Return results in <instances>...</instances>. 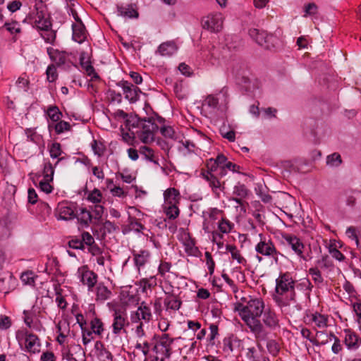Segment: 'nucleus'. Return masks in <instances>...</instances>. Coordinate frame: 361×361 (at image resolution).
Returning <instances> with one entry per match:
<instances>
[{"instance_id": "57", "label": "nucleus", "mask_w": 361, "mask_h": 361, "mask_svg": "<svg viewBox=\"0 0 361 361\" xmlns=\"http://www.w3.org/2000/svg\"><path fill=\"white\" fill-rule=\"evenodd\" d=\"M42 31L44 33H42L41 35L44 39L48 43H53L56 39V32L51 30V27Z\"/></svg>"}, {"instance_id": "32", "label": "nucleus", "mask_w": 361, "mask_h": 361, "mask_svg": "<svg viewBox=\"0 0 361 361\" xmlns=\"http://www.w3.org/2000/svg\"><path fill=\"white\" fill-rule=\"evenodd\" d=\"M46 114L53 123L58 122L62 116V113L56 105L49 106L46 111Z\"/></svg>"}, {"instance_id": "27", "label": "nucleus", "mask_w": 361, "mask_h": 361, "mask_svg": "<svg viewBox=\"0 0 361 361\" xmlns=\"http://www.w3.org/2000/svg\"><path fill=\"white\" fill-rule=\"evenodd\" d=\"M177 50V47L173 42H167L161 44L158 51L162 56H171Z\"/></svg>"}, {"instance_id": "23", "label": "nucleus", "mask_w": 361, "mask_h": 361, "mask_svg": "<svg viewBox=\"0 0 361 361\" xmlns=\"http://www.w3.org/2000/svg\"><path fill=\"white\" fill-rule=\"evenodd\" d=\"M249 193V190L244 184L238 183L233 189V195L238 197H233V200L238 204H242V199L245 198Z\"/></svg>"}, {"instance_id": "31", "label": "nucleus", "mask_w": 361, "mask_h": 361, "mask_svg": "<svg viewBox=\"0 0 361 361\" xmlns=\"http://www.w3.org/2000/svg\"><path fill=\"white\" fill-rule=\"evenodd\" d=\"M54 128L56 134L59 135L65 131H68L71 128L70 123L65 121L59 120L56 124H49V129Z\"/></svg>"}, {"instance_id": "5", "label": "nucleus", "mask_w": 361, "mask_h": 361, "mask_svg": "<svg viewBox=\"0 0 361 361\" xmlns=\"http://www.w3.org/2000/svg\"><path fill=\"white\" fill-rule=\"evenodd\" d=\"M249 36L259 45L267 49L274 47L276 37L273 35L268 34L266 31L256 28H250L248 32Z\"/></svg>"}, {"instance_id": "46", "label": "nucleus", "mask_w": 361, "mask_h": 361, "mask_svg": "<svg viewBox=\"0 0 361 361\" xmlns=\"http://www.w3.org/2000/svg\"><path fill=\"white\" fill-rule=\"evenodd\" d=\"M116 228L117 227L115 226L114 223L106 220L101 227L100 231L102 232V237H104L106 235V233H111L113 231H115Z\"/></svg>"}, {"instance_id": "56", "label": "nucleus", "mask_w": 361, "mask_h": 361, "mask_svg": "<svg viewBox=\"0 0 361 361\" xmlns=\"http://www.w3.org/2000/svg\"><path fill=\"white\" fill-rule=\"evenodd\" d=\"M267 348L270 354L276 356L279 352V344L275 340H269L267 341Z\"/></svg>"}, {"instance_id": "11", "label": "nucleus", "mask_w": 361, "mask_h": 361, "mask_svg": "<svg viewBox=\"0 0 361 361\" xmlns=\"http://www.w3.org/2000/svg\"><path fill=\"white\" fill-rule=\"evenodd\" d=\"M241 344V341L237 336L231 334L223 339L220 348L226 355H230L235 350H239Z\"/></svg>"}, {"instance_id": "43", "label": "nucleus", "mask_w": 361, "mask_h": 361, "mask_svg": "<svg viewBox=\"0 0 361 361\" xmlns=\"http://www.w3.org/2000/svg\"><path fill=\"white\" fill-rule=\"evenodd\" d=\"M102 194L101 191L94 188L92 192H90L87 197V200L94 204H98L102 202Z\"/></svg>"}, {"instance_id": "61", "label": "nucleus", "mask_w": 361, "mask_h": 361, "mask_svg": "<svg viewBox=\"0 0 361 361\" xmlns=\"http://www.w3.org/2000/svg\"><path fill=\"white\" fill-rule=\"evenodd\" d=\"M50 182L49 180H42L39 183L41 190L47 194L51 193L53 190V187L50 185Z\"/></svg>"}, {"instance_id": "28", "label": "nucleus", "mask_w": 361, "mask_h": 361, "mask_svg": "<svg viewBox=\"0 0 361 361\" xmlns=\"http://www.w3.org/2000/svg\"><path fill=\"white\" fill-rule=\"evenodd\" d=\"M143 118H140L137 114H128V117L125 121L126 127L130 131L131 128H140Z\"/></svg>"}, {"instance_id": "63", "label": "nucleus", "mask_w": 361, "mask_h": 361, "mask_svg": "<svg viewBox=\"0 0 361 361\" xmlns=\"http://www.w3.org/2000/svg\"><path fill=\"white\" fill-rule=\"evenodd\" d=\"M329 251L331 256L336 259L340 262H342L345 259V256L338 249L334 247L333 245H330Z\"/></svg>"}, {"instance_id": "35", "label": "nucleus", "mask_w": 361, "mask_h": 361, "mask_svg": "<svg viewBox=\"0 0 361 361\" xmlns=\"http://www.w3.org/2000/svg\"><path fill=\"white\" fill-rule=\"evenodd\" d=\"M90 326L92 331L98 336H100L104 331V324L102 320L97 317H94L91 320Z\"/></svg>"}, {"instance_id": "9", "label": "nucleus", "mask_w": 361, "mask_h": 361, "mask_svg": "<svg viewBox=\"0 0 361 361\" xmlns=\"http://www.w3.org/2000/svg\"><path fill=\"white\" fill-rule=\"evenodd\" d=\"M294 286L295 281L288 273L281 274L279 277L276 279L275 291L276 294L283 295Z\"/></svg>"}, {"instance_id": "44", "label": "nucleus", "mask_w": 361, "mask_h": 361, "mask_svg": "<svg viewBox=\"0 0 361 361\" xmlns=\"http://www.w3.org/2000/svg\"><path fill=\"white\" fill-rule=\"evenodd\" d=\"M91 146L95 154L98 155L99 157L104 155L106 147L102 142H98L96 140H93Z\"/></svg>"}, {"instance_id": "50", "label": "nucleus", "mask_w": 361, "mask_h": 361, "mask_svg": "<svg viewBox=\"0 0 361 361\" xmlns=\"http://www.w3.org/2000/svg\"><path fill=\"white\" fill-rule=\"evenodd\" d=\"M63 151L61 150V145L59 142H54L49 148L50 156L53 159L59 158Z\"/></svg>"}, {"instance_id": "8", "label": "nucleus", "mask_w": 361, "mask_h": 361, "mask_svg": "<svg viewBox=\"0 0 361 361\" xmlns=\"http://www.w3.org/2000/svg\"><path fill=\"white\" fill-rule=\"evenodd\" d=\"M117 85L123 89L125 98L130 103H135L139 99V95L142 92L137 86L126 80L118 82Z\"/></svg>"}, {"instance_id": "59", "label": "nucleus", "mask_w": 361, "mask_h": 361, "mask_svg": "<svg viewBox=\"0 0 361 361\" xmlns=\"http://www.w3.org/2000/svg\"><path fill=\"white\" fill-rule=\"evenodd\" d=\"M209 329H210V335H209V344L214 345L215 344L214 339L216 337V336L219 334L218 326L216 324H212L209 326Z\"/></svg>"}, {"instance_id": "60", "label": "nucleus", "mask_w": 361, "mask_h": 361, "mask_svg": "<svg viewBox=\"0 0 361 361\" xmlns=\"http://www.w3.org/2000/svg\"><path fill=\"white\" fill-rule=\"evenodd\" d=\"M29 83V80L23 76L19 77L16 81V85L18 87L22 89L25 92L27 91Z\"/></svg>"}, {"instance_id": "49", "label": "nucleus", "mask_w": 361, "mask_h": 361, "mask_svg": "<svg viewBox=\"0 0 361 361\" xmlns=\"http://www.w3.org/2000/svg\"><path fill=\"white\" fill-rule=\"evenodd\" d=\"M309 274L312 276V279L317 284H320L324 279L322 276L321 271L317 267H312L309 269Z\"/></svg>"}, {"instance_id": "38", "label": "nucleus", "mask_w": 361, "mask_h": 361, "mask_svg": "<svg viewBox=\"0 0 361 361\" xmlns=\"http://www.w3.org/2000/svg\"><path fill=\"white\" fill-rule=\"evenodd\" d=\"M75 317H76L77 323L80 325V326L82 329V343L84 345H87L88 343L90 342V339L87 338V337L85 336V326L87 324L86 320L84 319V316L82 314H78Z\"/></svg>"}, {"instance_id": "51", "label": "nucleus", "mask_w": 361, "mask_h": 361, "mask_svg": "<svg viewBox=\"0 0 361 361\" xmlns=\"http://www.w3.org/2000/svg\"><path fill=\"white\" fill-rule=\"evenodd\" d=\"M233 224L227 219H222L219 223V229L222 233H228L232 229Z\"/></svg>"}, {"instance_id": "18", "label": "nucleus", "mask_w": 361, "mask_h": 361, "mask_svg": "<svg viewBox=\"0 0 361 361\" xmlns=\"http://www.w3.org/2000/svg\"><path fill=\"white\" fill-rule=\"evenodd\" d=\"M72 30H73V39L79 43H82L86 39V28L83 23L76 24L73 23L72 25Z\"/></svg>"}, {"instance_id": "47", "label": "nucleus", "mask_w": 361, "mask_h": 361, "mask_svg": "<svg viewBox=\"0 0 361 361\" xmlns=\"http://www.w3.org/2000/svg\"><path fill=\"white\" fill-rule=\"evenodd\" d=\"M312 321L318 327L323 328L327 326L328 319L323 314H315L312 316Z\"/></svg>"}, {"instance_id": "33", "label": "nucleus", "mask_w": 361, "mask_h": 361, "mask_svg": "<svg viewBox=\"0 0 361 361\" xmlns=\"http://www.w3.org/2000/svg\"><path fill=\"white\" fill-rule=\"evenodd\" d=\"M111 292L104 284L99 283L97 287V300L102 302L110 298Z\"/></svg>"}, {"instance_id": "1", "label": "nucleus", "mask_w": 361, "mask_h": 361, "mask_svg": "<svg viewBox=\"0 0 361 361\" xmlns=\"http://www.w3.org/2000/svg\"><path fill=\"white\" fill-rule=\"evenodd\" d=\"M235 312H238L242 320L255 334L258 341H266L268 332L259 319L264 310V302L262 298H252L249 296L247 304L237 302L234 304Z\"/></svg>"}, {"instance_id": "24", "label": "nucleus", "mask_w": 361, "mask_h": 361, "mask_svg": "<svg viewBox=\"0 0 361 361\" xmlns=\"http://www.w3.org/2000/svg\"><path fill=\"white\" fill-rule=\"evenodd\" d=\"M97 274L92 271H86L82 275V282L87 285L89 290H92L97 281Z\"/></svg>"}, {"instance_id": "34", "label": "nucleus", "mask_w": 361, "mask_h": 361, "mask_svg": "<svg viewBox=\"0 0 361 361\" xmlns=\"http://www.w3.org/2000/svg\"><path fill=\"white\" fill-rule=\"evenodd\" d=\"M140 153L143 155L146 160L158 164V161L154 159V151L152 148L147 146H141L139 149Z\"/></svg>"}, {"instance_id": "6", "label": "nucleus", "mask_w": 361, "mask_h": 361, "mask_svg": "<svg viewBox=\"0 0 361 361\" xmlns=\"http://www.w3.org/2000/svg\"><path fill=\"white\" fill-rule=\"evenodd\" d=\"M36 17L35 23L38 29L41 30H47L52 26V23L49 16L46 18V5L42 4V1L35 4Z\"/></svg>"}, {"instance_id": "3", "label": "nucleus", "mask_w": 361, "mask_h": 361, "mask_svg": "<svg viewBox=\"0 0 361 361\" xmlns=\"http://www.w3.org/2000/svg\"><path fill=\"white\" fill-rule=\"evenodd\" d=\"M16 339L19 344L24 343V350L30 354L39 353L41 343L39 337L33 333L29 332L27 329L18 330L16 332Z\"/></svg>"}, {"instance_id": "10", "label": "nucleus", "mask_w": 361, "mask_h": 361, "mask_svg": "<svg viewBox=\"0 0 361 361\" xmlns=\"http://www.w3.org/2000/svg\"><path fill=\"white\" fill-rule=\"evenodd\" d=\"M113 317V333L114 334H119L124 329L125 326L128 324L126 313L121 309H114Z\"/></svg>"}, {"instance_id": "22", "label": "nucleus", "mask_w": 361, "mask_h": 361, "mask_svg": "<svg viewBox=\"0 0 361 361\" xmlns=\"http://www.w3.org/2000/svg\"><path fill=\"white\" fill-rule=\"evenodd\" d=\"M75 204H71L67 206H61L59 207V219L63 220H70L76 217L75 212Z\"/></svg>"}, {"instance_id": "54", "label": "nucleus", "mask_w": 361, "mask_h": 361, "mask_svg": "<svg viewBox=\"0 0 361 361\" xmlns=\"http://www.w3.org/2000/svg\"><path fill=\"white\" fill-rule=\"evenodd\" d=\"M330 336L332 337V339L334 341V344L331 347V350L334 353L338 354L343 349V346L341 345V340L337 336H336L334 335V334L332 332L330 333Z\"/></svg>"}, {"instance_id": "58", "label": "nucleus", "mask_w": 361, "mask_h": 361, "mask_svg": "<svg viewBox=\"0 0 361 361\" xmlns=\"http://www.w3.org/2000/svg\"><path fill=\"white\" fill-rule=\"evenodd\" d=\"M68 244L71 248L75 249V250H85V245L82 243L81 239H79V238L72 239L68 241Z\"/></svg>"}, {"instance_id": "19", "label": "nucleus", "mask_w": 361, "mask_h": 361, "mask_svg": "<svg viewBox=\"0 0 361 361\" xmlns=\"http://www.w3.org/2000/svg\"><path fill=\"white\" fill-rule=\"evenodd\" d=\"M164 305L167 310H178L180 308L182 302L180 298L173 293L165 292Z\"/></svg>"}, {"instance_id": "62", "label": "nucleus", "mask_w": 361, "mask_h": 361, "mask_svg": "<svg viewBox=\"0 0 361 361\" xmlns=\"http://www.w3.org/2000/svg\"><path fill=\"white\" fill-rule=\"evenodd\" d=\"M17 24L18 23L16 21H13L11 23H5L4 27H5L11 34L19 33L21 30L19 27H16Z\"/></svg>"}, {"instance_id": "21", "label": "nucleus", "mask_w": 361, "mask_h": 361, "mask_svg": "<svg viewBox=\"0 0 361 361\" xmlns=\"http://www.w3.org/2000/svg\"><path fill=\"white\" fill-rule=\"evenodd\" d=\"M164 195L166 205H177L178 204L180 192L177 189L170 188L164 192Z\"/></svg>"}, {"instance_id": "41", "label": "nucleus", "mask_w": 361, "mask_h": 361, "mask_svg": "<svg viewBox=\"0 0 361 361\" xmlns=\"http://www.w3.org/2000/svg\"><path fill=\"white\" fill-rule=\"evenodd\" d=\"M357 201L361 202V191H353L347 195L346 203L348 206H355Z\"/></svg>"}, {"instance_id": "39", "label": "nucleus", "mask_w": 361, "mask_h": 361, "mask_svg": "<svg viewBox=\"0 0 361 361\" xmlns=\"http://www.w3.org/2000/svg\"><path fill=\"white\" fill-rule=\"evenodd\" d=\"M342 163V159L341 155L334 152L330 155H329L326 158V164L329 166L337 167L341 165Z\"/></svg>"}, {"instance_id": "20", "label": "nucleus", "mask_w": 361, "mask_h": 361, "mask_svg": "<svg viewBox=\"0 0 361 361\" xmlns=\"http://www.w3.org/2000/svg\"><path fill=\"white\" fill-rule=\"evenodd\" d=\"M137 320L143 319L145 322H149L152 319V314L149 305L145 302H142L135 314Z\"/></svg>"}, {"instance_id": "29", "label": "nucleus", "mask_w": 361, "mask_h": 361, "mask_svg": "<svg viewBox=\"0 0 361 361\" xmlns=\"http://www.w3.org/2000/svg\"><path fill=\"white\" fill-rule=\"evenodd\" d=\"M159 341L157 342V343L153 348V350L156 353H158L159 352V348H165L167 346H171V345L173 342V339L170 338L169 335L167 334H164L161 337H159Z\"/></svg>"}, {"instance_id": "45", "label": "nucleus", "mask_w": 361, "mask_h": 361, "mask_svg": "<svg viewBox=\"0 0 361 361\" xmlns=\"http://www.w3.org/2000/svg\"><path fill=\"white\" fill-rule=\"evenodd\" d=\"M47 78L49 82H53L58 78V73L54 64L49 65L46 71Z\"/></svg>"}, {"instance_id": "30", "label": "nucleus", "mask_w": 361, "mask_h": 361, "mask_svg": "<svg viewBox=\"0 0 361 361\" xmlns=\"http://www.w3.org/2000/svg\"><path fill=\"white\" fill-rule=\"evenodd\" d=\"M76 217L80 223L85 226H88L90 223L92 221V215L91 212L86 208H81L80 212Z\"/></svg>"}, {"instance_id": "7", "label": "nucleus", "mask_w": 361, "mask_h": 361, "mask_svg": "<svg viewBox=\"0 0 361 361\" xmlns=\"http://www.w3.org/2000/svg\"><path fill=\"white\" fill-rule=\"evenodd\" d=\"M47 54L54 63L57 66H61L65 64L74 65V62L70 59L71 53L65 51H59L51 47L47 48Z\"/></svg>"}, {"instance_id": "53", "label": "nucleus", "mask_w": 361, "mask_h": 361, "mask_svg": "<svg viewBox=\"0 0 361 361\" xmlns=\"http://www.w3.org/2000/svg\"><path fill=\"white\" fill-rule=\"evenodd\" d=\"M318 11V6L314 3H309L304 6V17L314 16Z\"/></svg>"}, {"instance_id": "42", "label": "nucleus", "mask_w": 361, "mask_h": 361, "mask_svg": "<svg viewBox=\"0 0 361 361\" xmlns=\"http://www.w3.org/2000/svg\"><path fill=\"white\" fill-rule=\"evenodd\" d=\"M166 215L170 219H176L180 214V210L177 205H168L165 207Z\"/></svg>"}, {"instance_id": "14", "label": "nucleus", "mask_w": 361, "mask_h": 361, "mask_svg": "<svg viewBox=\"0 0 361 361\" xmlns=\"http://www.w3.org/2000/svg\"><path fill=\"white\" fill-rule=\"evenodd\" d=\"M274 247L275 245L271 240H267L266 238L262 240L261 238V240L255 246V251L258 254L271 257Z\"/></svg>"}, {"instance_id": "48", "label": "nucleus", "mask_w": 361, "mask_h": 361, "mask_svg": "<svg viewBox=\"0 0 361 361\" xmlns=\"http://www.w3.org/2000/svg\"><path fill=\"white\" fill-rule=\"evenodd\" d=\"M316 336L318 340V345H324L326 344L329 341L332 340V337L330 334L328 335L325 331H318L316 333Z\"/></svg>"}, {"instance_id": "55", "label": "nucleus", "mask_w": 361, "mask_h": 361, "mask_svg": "<svg viewBox=\"0 0 361 361\" xmlns=\"http://www.w3.org/2000/svg\"><path fill=\"white\" fill-rule=\"evenodd\" d=\"M220 134L224 138L227 139L229 142L235 141V133L233 130L226 131V126H222L220 128Z\"/></svg>"}, {"instance_id": "25", "label": "nucleus", "mask_w": 361, "mask_h": 361, "mask_svg": "<svg viewBox=\"0 0 361 361\" xmlns=\"http://www.w3.org/2000/svg\"><path fill=\"white\" fill-rule=\"evenodd\" d=\"M54 173V166L49 161V162L44 164L42 174H40V173L35 174V178H33V181H35V178L38 180L41 177L42 175L44 177L43 180L53 181Z\"/></svg>"}, {"instance_id": "2", "label": "nucleus", "mask_w": 361, "mask_h": 361, "mask_svg": "<svg viewBox=\"0 0 361 361\" xmlns=\"http://www.w3.org/2000/svg\"><path fill=\"white\" fill-rule=\"evenodd\" d=\"M206 167L207 170L202 169L201 174L209 183L212 192L217 197H219L220 191H224L225 189V181H219V180H216L214 174L220 169V166L217 165L214 161V159L211 158L207 160Z\"/></svg>"}, {"instance_id": "36", "label": "nucleus", "mask_w": 361, "mask_h": 361, "mask_svg": "<svg viewBox=\"0 0 361 361\" xmlns=\"http://www.w3.org/2000/svg\"><path fill=\"white\" fill-rule=\"evenodd\" d=\"M128 226L130 230L136 233H140L145 228V226L142 224L135 217L129 216L128 217Z\"/></svg>"}, {"instance_id": "64", "label": "nucleus", "mask_w": 361, "mask_h": 361, "mask_svg": "<svg viewBox=\"0 0 361 361\" xmlns=\"http://www.w3.org/2000/svg\"><path fill=\"white\" fill-rule=\"evenodd\" d=\"M81 237L82 243H83L84 245H87V246H89L95 243L93 237L89 232H82Z\"/></svg>"}, {"instance_id": "40", "label": "nucleus", "mask_w": 361, "mask_h": 361, "mask_svg": "<svg viewBox=\"0 0 361 361\" xmlns=\"http://www.w3.org/2000/svg\"><path fill=\"white\" fill-rule=\"evenodd\" d=\"M160 132L161 135L166 138H170L174 140L178 138L174 129L171 126H163L160 128Z\"/></svg>"}, {"instance_id": "37", "label": "nucleus", "mask_w": 361, "mask_h": 361, "mask_svg": "<svg viewBox=\"0 0 361 361\" xmlns=\"http://www.w3.org/2000/svg\"><path fill=\"white\" fill-rule=\"evenodd\" d=\"M56 302H57L58 307L61 310H65L67 307V302L65 298L61 295L62 289L60 288V285H55Z\"/></svg>"}, {"instance_id": "17", "label": "nucleus", "mask_w": 361, "mask_h": 361, "mask_svg": "<svg viewBox=\"0 0 361 361\" xmlns=\"http://www.w3.org/2000/svg\"><path fill=\"white\" fill-rule=\"evenodd\" d=\"M283 238L298 255L303 257L302 249L304 248V245L298 237L287 234L283 236Z\"/></svg>"}, {"instance_id": "16", "label": "nucleus", "mask_w": 361, "mask_h": 361, "mask_svg": "<svg viewBox=\"0 0 361 361\" xmlns=\"http://www.w3.org/2000/svg\"><path fill=\"white\" fill-rule=\"evenodd\" d=\"M263 323L270 329L279 326V319L275 311L271 308L264 309L262 313Z\"/></svg>"}, {"instance_id": "26", "label": "nucleus", "mask_w": 361, "mask_h": 361, "mask_svg": "<svg viewBox=\"0 0 361 361\" xmlns=\"http://www.w3.org/2000/svg\"><path fill=\"white\" fill-rule=\"evenodd\" d=\"M133 255L135 264L137 268L144 266L150 256L149 252L146 250H140L139 253L133 252Z\"/></svg>"}, {"instance_id": "12", "label": "nucleus", "mask_w": 361, "mask_h": 361, "mask_svg": "<svg viewBox=\"0 0 361 361\" xmlns=\"http://www.w3.org/2000/svg\"><path fill=\"white\" fill-rule=\"evenodd\" d=\"M202 24L204 29L218 32L222 28L221 17L219 14L209 15L203 18Z\"/></svg>"}, {"instance_id": "52", "label": "nucleus", "mask_w": 361, "mask_h": 361, "mask_svg": "<svg viewBox=\"0 0 361 361\" xmlns=\"http://www.w3.org/2000/svg\"><path fill=\"white\" fill-rule=\"evenodd\" d=\"M35 276L31 271H27L22 274L20 279L23 282L27 285H34Z\"/></svg>"}, {"instance_id": "4", "label": "nucleus", "mask_w": 361, "mask_h": 361, "mask_svg": "<svg viewBox=\"0 0 361 361\" xmlns=\"http://www.w3.org/2000/svg\"><path fill=\"white\" fill-rule=\"evenodd\" d=\"M140 127L142 130L137 132V137L142 143L148 144L154 139V133L158 131L159 126L155 123V118H143Z\"/></svg>"}, {"instance_id": "15", "label": "nucleus", "mask_w": 361, "mask_h": 361, "mask_svg": "<svg viewBox=\"0 0 361 361\" xmlns=\"http://www.w3.org/2000/svg\"><path fill=\"white\" fill-rule=\"evenodd\" d=\"M118 14L123 17L129 18H138L139 13L136 4H129L126 6L117 5L116 6Z\"/></svg>"}, {"instance_id": "13", "label": "nucleus", "mask_w": 361, "mask_h": 361, "mask_svg": "<svg viewBox=\"0 0 361 361\" xmlns=\"http://www.w3.org/2000/svg\"><path fill=\"white\" fill-rule=\"evenodd\" d=\"M345 334L344 343L348 350H356L361 345V338L358 334L350 329H345L343 331Z\"/></svg>"}]
</instances>
